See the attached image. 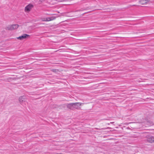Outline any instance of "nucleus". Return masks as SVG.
Masks as SVG:
<instances>
[{"label":"nucleus","instance_id":"9b49d317","mask_svg":"<svg viewBox=\"0 0 154 154\" xmlns=\"http://www.w3.org/2000/svg\"><path fill=\"white\" fill-rule=\"evenodd\" d=\"M79 58H87V57H79Z\"/></svg>","mask_w":154,"mask_h":154},{"label":"nucleus","instance_id":"4468645a","mask_svg":"<svg viewBox=\"0 0 154 154\" xmlns=\"http://www.w3.org/2000/svg\"><path fill=\"white\" fill-rule=\"evenodd\" d=\"M6 58H8V57H7Z\"/></svg>","mask_w":154,"mask_h":154},{"label":"nucleus","instance_id":"f03ea898","mask_svg":"<svg viewBox=\"0 0 154 154\" xmlns=\"http://www.w3.org/2000/svg\"><path fill=\"white\" fill-rule=\"evenodd\" d=\"M18 26L19 25L17 24H14L8 26L7 28L8 30H12L17 29Z\"/></svg>","mask_w":154,"mask_h":154},{"label":"nucleus","instance_id":"f8f14e48","mask_svg":"<svg viewBox=\"0 0 154 154\" xmlns=\"http://www.w3.org/2000/svg\"><path fill=\"white\" fill-rule=\"evenodd\" d=\"M120 58H125V57H120Z\"/></svg>","mask_w":154,"mask_h":154},{"label":"nucleus","instance_id":"7ed1b4c3","mask_svg":"<svg viewBox=\"0 0 154 154\" xmlns=\"http://www.w3.org/2000/svg\"><path fill=\"white\" fill-rule=\"evenodd\" d=\"M33 7V5L31 4H29L27 5L25 8V11L26 12H29Z\"/></svg>","mask_w":154,"mask_h":154},{"label":"nucleus","instance_id":"423d86ee","mask_svg":"<svg viewBox=\"0 0 154 154\" xmlns=\"http://www.w3.org/2000/svg\"><path fill=\"white\" fill-rule=\"evenodd\" d=\"M25 97L24 96H22L20 97L19 98V101L21 104L25 101Z\"/></svg>","mask_w":154,"mask_h":154},{"label":"nucleus","instance_id":"6e6552de","mask_svg":"<svg viewBox=\"0 0 154 154\" xmlns=\"http://www.w3.org/2000/svg\"><path fill=\"white\" fill-rule=\"evenodd\" d=\"M149 1V0H140V3L142 5H144L146 4Z\"/></svg>","mask_w":154,"mask_h":154},{"label":"nucleus","instance_id":"9d476101","mask_svg":"<svg viewBox=\"0 0 154 154\" xmlns=\"http://www.w3.org/2000/svg\"><path fill=\"white\" fill-rule=\"evenodd\" d=\"M46 0H39L38 1V3L39 4H41L43 2L45 1Z\"/></svg>","mask_w":154,"mask_h":154},{"label":"nucleus","instance_id":"1a4fd4ad","mask_svg":"<svg viewBox=\"0 0 154 154\" xmlns=\"http://www.w3.org/2000/svg\"><path fill=\"white\" fill-rule=\"evenodd\" d=\"M55 18L54 17H47L46 19L47 21H50L54 20Z\"/></svg>","mask_w":154,"mask_h":154},{"label":"nucleus","instance_id":"ddd939ff","mask_svg":"<svg viewBox=\"0 0 154 154\" xmlns=\"http://www.w3.org/2000/svg\"><path fill=\"white\" fill-rule=\"evenodd\" d=\"M127 56V57H128V58H129V57H128V56Z\"/></svg>","mask_w":154,"mask_h":154},{"label":"nucleus","instance_id":"39448f33","mask_svg":"<svg viewBox=\"0 0 154 154\" xmlns=\"http://www.w3.org/2000/svg\"><path fill=\"white\" fill-rule=\"evenodd\" d=\"M147 141L149 143H152L154 142V137L152 136H149L147 137Z\"/></svg>","mask_w":154,"mask_h":154},{"label":"nucleus","instance_id":"f257e3e1","mask_svg":"<svg viewBox=\"0 0 154 154\" xmlns=\"http://www.w3.org/2000/svg\"><path fill=\"white\" fill-rule=\"evenodd\" d=\"M30 37V35L27 34H23L21 36L17 37V39L22 40L25 39L29 38Z\"/></svg>","mask_w":154,"mask_h":154},{"label":"nucleus","instance_id":"0eeeda50","mask_svg":"<svg viewBox=\"0 0 154 154\" xmlns=\"http://www.w3.org/2000/svg\"><path fill=\"white\" fill-rule=\"evenodd\" d=\"M67 107L69 109L73 110V103H70L67 105Z\"/></svg>","mask_w":154,"mask_h":154},{"label":"nucleus","instance_id":"20e7f679","mask_svg":"<svg viewBox=\"0 0 154 154\" xmlns=\"http://www.w3.org/2000/svg\"><path fill=\"white\" fill-rule=\"evenodd\" d=\"M73 109H79L80 108V106H81L82 103H73Z\"/></svg>","mask_w":154,"mask_h":154}]
</instances>
